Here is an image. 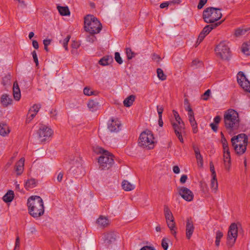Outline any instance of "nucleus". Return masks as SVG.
Masks as SVG:
<instances>
[{
    "mask_svg": "<svg viewBox=\"0 0 250 250\" xmlns=\"http://www.w3.org/2000/svg\"><path fill=\"white\" fill-rule=\"evenodd\" d=\"M29 213L34 218L42 215L44 212V207L42 198L39 196H32L27 201Z\"/></svg>",
    "mask_w": 250,
    "mask_h": 250,
    "instance_id": "obj_1",
    "label": "nucleus"
},
{
    "mask_svg": "<svg viewBox=\"0 0 250 250\" xmlns=\"http://www.w3.org/2000/svg\"><path fill=\"white\" fill-rule=\"evenodd\" d=\"M225 126L229 133L237 130L239 127L238 113L233 109L227 110L224 115Z\"/></svg>",
    "mask_w": 250,
    "mask_h": 250,
    "instance_id": "obj_2",
    "label": "nucleus"
},
{
    "mask_svg": "<svg viewBox=\"0 0 250 250\" xmlns=\"http://www.w3.org/2000/svg\"><path fill=\"white\" fill-rule=\"evenodd\" d=\"M84 29L90 34L99 33L102 28L100 21L93 15H89L84 18Z\"/></svg>",
    "mask_w": 250,
    "mask_h": 250,
    "instance_id": "obj_3",
    "label": "nucleus"
},
{
    "mask_svg": "<svg viewBox=\"0 0 250 250\" xmlns=\"http://www.w3.org/2000/svg\"><path fill=\"white\" fill-rule=\"evenodd\" d=\"M222 16L221 9L209 7L206 8L203 13V18L206 23H213Z\"/></svg>",
    "mask_w": 250,
    "mask_h": 250,
    "instance_id": "obj_4",
    "label": "nucleus"
},
{
    "mask_svg": "<svg viewBox=\"0 0 250 250\" xmlns=\"http://www.w3.org/2000/svg\"><path fill=\"white\" fill-rule=\"evenodd\" d=\"M139 146L147 149H151L154 148L155 146L154 138L152 132L149 130H146L140 135Z\"/></svg>",
    "mask_w": 250,
    "mask_h": 250,
    "instance_id": "obj_5",
    "label": "nucleus"
},
{
    "mask_svg": "<svg viewBox=\"0 0 250 250\" xmlns=\"http://www.w3.org/2000/svg\"><path fill=\"white\" fill-rule=\"evenodd\" d=\"M103 155L98 160L100 167L102 169H108L114 163L113 156L108 151L102 149L101 151Z\"/></svg>",
    "mask_w": 250,
    "mask_h": 250,
    "instance_id": "obj_6",
    "label": "nucleus"
},
{
    "mask_svg": "<svg viewBox=\"0 0 250 250\" xmlns=\"http://www.w3.org/2000/svg\"><path fill=\"white\" fill-rule=\"evenodd\" d=\"M215 51L218 56L223 60H228L230 57V51L228 43L221 42L216 47Z\"/></svg>",
    "mask_w": 250,
    "mask_h": 250,
    "instance_id": "obj_7",
    "label": "nucleus"
},
{
    "mask_svg": "<svg viewBox=\"0 0 250 250\" xmlns=\"http://www.w3.org/2000/svg\"><path fill=\"white\" fill-rule=\"evenodd\" d=\"M52 130L44 125H41L37 132L39 139L41 142L49 140L53 134Z\"/></svg>",
    "mask_w": 250,
    "mask_h": 250,
    "instance_id": "obj_8",
    "label": "nucleus"
},
{
    "mask_svg": "<svg viewBox=\"0 0 250 250\" xmlns=\"http://www.w3.org/2000/svg\"><path fill=\"white\" fill-rule=\"evenodd\" d=\"M174 133L181 143L184 142L182 134L185 132V125L184 122H171Z\"/></svg>",
    "mask_w": 250,
    "mask_h": 250,
    "instance_id": "obj_9",
    "label": "nucleus"
},
{
    "mask_svg": "<svg viewBox=\"0 0 250 250\" xmlns=\"http://www.w3.org/2000/svg\"><path fill=\"white\" fill-rule=\"evenodd\" d=\"M177 190L179 194L186 201L190 202L193 200L194 194L189 189L181 187L178 188Z\"/></svg>",
    "mask_w": 250,
    "mask_h": 250,
    "instance_id": "obj_10",
    "label": "nucleus"
},
{
    "mask_svg": "<svg viewBox=\"0 0 250 250\" xmlns=\"http://www.w3.org/2000/svg\"><path fill=\"white\" fill-rule=\"evenodd\" d=\"M238 229L237 225L233 223L229 227L228 233V240L231 246H232L237 237Z\"/></svg>",
    "mask_w": 250,
    "mask_h": 250,
    "instance_id": "obj_11",
    "label": "nucleus"
},
{
    "mask_svg": "<svg viewBox=\"0 0 250 250\" xmlns=\"http://www.w3.org/2000/svg\"><path fill=\"white\" fill-rule=\"evenodd\" d=\"M223 161L225 169L229 171L231 167V158L229 147L223 148Z\"/></svg>",
    "mask_w": 250,
    "mask_h": 250,
    "instance_id": "obj_12",
    "label": "nucleus"
},
{
    "mask_svg": "<svg viewBox=\"0 0 250 250\" xmlns=\"http://www.w3.org/2000/svg\"><path fill=\"white\" fill-rule=\"evenodd\" d=\"M121 123L117 118H112L108 121V129L112 132H117L120 130Z\"/></svg>",
    "mask_w": 250,
    "mask_h": 250,
    "instance_id": "obj_13",
    "label": "nucleus"
},
{
    "mask_svg": "<svg viewBox=\"0 0 250 250\" xmlns=\"http://www.w3.org/2000/svg\"><path fill=\"white\" fill-rule=\"evenodd\" d=\"M248 137L244 133L238 134L237 136H234L231 139L232 144L234 145H240V144H248Z\"/></svg>",
    "mask_w": 250,
    "mask_h": 250,
    "instance_id": "obj_14",
    "label": "nucleus"
},
{
    "mask_svg": "<svg viewBox=\"0 0 250 250\" xmlns=\"http://www.w3.org/2000/svg\"><path fill=\"white\" fill-rule=\"evenodd\" d=\"M194 227L191 218H188L186 222V237L190 239L194 231Z\"/></svg>",
    "mask_w": 250,
    "mask_h": 250,
    "instance_id": "obj_15",
    "label": "nucleus"
},
{
    "mask_svg": "<svg viewBox=\"0 0 250 250\" xmlns=\"http://www.w3.org/2000/svg\"><path fill=\"white\" fill-rule=\"evenodd\" d=\"M116 233L114 232H108L104 235V243L106 246H109L116 240Z\"/></svg>",
    "mask_w": 250,
    "mask_h": 250,
    "instance_id": "obj_16",
    "label": "nucleus"
},
{
    "mask_svg": "<svg viewBox=\"0 0 250 250\" xmlns=\"http://www.w3.org/2000/svg\"><path fill=\"white\" fill-rule=\"evenodd\" d=\"M97 224L100 228H104L109 225L110 221L106 217L100 216L97 220Z\"/></svg>",
    "mask_w": 250,
    "mask_h": 250,
    "instance_id": "obj_17",
    "label": "nucleus"
},
{
    "mask_svg": "<svg viewBox=\"0 0 250 250\" xmlns=\"http://www.w3.org/2000/svg\"><path fill=\"white\" fill-rule=\"evenodd\" d=\"M248 144H240V145H234L232 144V146L234 148L236 153L238 154L241 155L244 153L247 149V146Z\"/></svg>",
    "mask_w": 250,
    "mask_h": 250,
    "instance_id": "obj_18",
    "label": "nucleus"
},
{
    "mask_svg": "<svg viewBox=\"0 0 250 250\" xmlns=\"http://www.w3.org/2000/svg\"><path fill=\"white\" fill-rule=\"evenodd\" d=\"M24 164V158H21L20 160L16 163L15 166V170L18 175H20L22 173L23 170Z\"/></svg>",
    "mask_w": 250,
    "mask_h": 250,
    "instance_id": "obj_19",
    "label": "nucleus"
},
{
    "mask_svg": "<svg viewBox=\"0 0 250 250\" xmlns=\"http://www.w3.org/2000/svg\"><path fill=\"white\" fill-rule=\"evenodd\" d=\"M1 104L4 107H7L12 104V99L7 94H3L0 99Z\"/></svg>",
    "mask_w": 250,
    "mask_h": 250,
    "instance_id": "obj_20",
    "label": "nucleus"
},
{
    "mask_svg": "<svg viewBox=\"0 0 250 250\" xmlns=\"http://www.w3.org/2000/svg\"><path fill=\"white\" fill-rule=\"evenodd\" d=\"M113 61L112 56L107 55L101 58L99 61V63L101 65L106 66L112 63Z\"/></svg>",
    "mask_w": 250,
    "mask_h": 250,
    "instance_id": "obj_21",
    "label": "nucleus"
},
{
    "mask_svg": "<svg viewBox=\"0 0 250 250\" xmlns=\"http://www.w3.org/2000/svg\"><path fill=\"white\" fill-rule=\"evenodd\" d=\"M13 96L16 101H19L21 98V91L17 82L14 83L13 86Z\"/></svg>",
    "mask_w": 250,
    "mask_h": 250,
    "instance_id": "obj_22",
    "label": "nucleus"
},
{
    "mask_svg": "<svg viewBox=\"0 0 250 250\" xmlns=\"http://www.w3.org/2000/svg\"><path fill=\"white\" fill-rule=\"evenodd\" d=\"M164 212L167 222L174 219L173 214L167 206H164Z\"/></svg>",
    "mask_w": 250,
    "mask_h": 250,
    "instance_id": "obj_23",
    "label": "nucleus"
},
{
    "mask_svg": "<svg viewBox=\"0 0 250 250\" xmlns=\"http://www.w3.org/2000/svg\"><path fill=\"white\" fill-rule=\"evenodd\" d=\"M221 23V22H218L214 24L207 25L203 29L201 32L207 36L213 29L219 25Z\"/></svg>",
    "mask_w": 250,
    "mask_h": 250,
    "instance_id": "obj_24",
    "label": "nucleus"
},
{
    "mask_svg": "<svg viewBox=\"0 0 250 250\" xmlns=\"http://www.w3.org/2000/svg\"><path fill=\"white\" fill-rule=\"evenodd\" d=\"M14 197V191L9 190L2 197L3 200L6 202H11Z\"/></svg>",
    "mask_w": 250,
    "mask_h": 250,
    "instance_id": "obj_25",
    "label": "nucleus"
},
{
    "mask_svg": "<svg viewBox=\"0 0 250 250\" xmlns=\"http://www.w3.org/2000/svg\"><path fill=\"white\" fill-rule=\"evenodd\" d=\"M10 132L9 127L7 125L0 123V135L4 136Z\"/></svg>",
    "mask_w": 250,
    "mask_h": 250,
    "instance_id": "obj_26",
    "label": "nucleus"
},
{
    "mask_svg": "<svg viewBox=\"0 0 250 250\" xmlns=\"http://www.w3.org/2000/svg\"><path fill=\"white\" fill-rule=\"evenodd\" d=\"M122 187L125 191H131L135 188V186L128 181L124 180L122 182Z\"/></svg>",
    "mask_w": 250,
    "mask_h": 250,
    "instance_id": "obj_27",
    "label": "nucleus"
},
{
    "mask_svg": "<svg viewBox=\"0 0 250 250\" xmlns=\"http://www.w3.org/2000/svg\"><path fill=\"white\" fill-rule=\"evenodd\" d=\"M135 96L133 95H130L125 98L124 101V104L126 107H129L132 104L135 100Z\"/></svg>",
    "mask_w": 250,
    "mask_h": 250,
    "instance_id": "obj_28",
    "label": "nucleus"
},
{
    "mask_svg": "<svg viewBox=\"0 0 250 250\" xmlns=\"http://www.w3.org/2000/svg\"><path fill=\"white\" fill-rule=\"evenodd\" d=\"M58 10L60 14L62 16H68L70 15V11L67 6H61L57 7Z\"/></svg>",
    "mask_w": 250,
    "mask_h": 250,
    "instance_id": "obj_29",
    "label": "nucleus"
},
{
    "mask_svg": "<svg viewBox=\"0 0 250 250\" xmlns=\"http://www.w3.org/2000/svg\"><path fill=\"white\" fill-rule=\"evenodd\" d=\"M168 228L170 229L172 234L175 236L176 234L175 223L174 219L172 221H168L167 222Z\"/></svg>",
    "mask_w": 250,
    "mask_h": 250,
    "instance_id": "obj_30",
    "label": "nucleus"
},
{
    "mask_svg": "<svg viewBox=\"0 0 250 250\" xmlns=\"http://www.w3.org/2000/svg\"><path fill=\"white\" fill-rule=\"evenodd\" d=\"M36 186V182L35 179H31L28 180L25 184V188L27 189L32 188L35 187Z\"/></svg>",
    "mask_w": 250,
    "mask_h": 250,
    "instance_id": "obj_31",
    "label": "nucleus"
},
{
    "mask_svg": "<svg viewBox=\"0 0 250 250\" xmlns=\"http://www.w3.org/2000/svg\"><path fill=\"white\" fill-rule=\"evenodd\" d=\"M188 120L190 122V124L192 127L193 132L194 133H196L197 132V125L196 122L195 121L194 117H191L188 118Z\"/></svg>",
    "mask_w": 250,
    "mask_h": 250,
    "instance_id": "obj_32",
    "label": "nucleus"
},
{
    "mask_svg": "<svg viewBox=\"0 0 250 250\" xmlns=\"http://www.w3.org/2000/svg\"><path fill=\"white\" fill-rule=\"evenodd\" d=\"M248 30V28H239L235 30L234 35L236 37H239L245 35Z\"/></svg>",
    "mask_w": 250,
    "mask_h": 250,
    "instance_id": "obj_33",
    "label": "nucleus"
},
{
    "mask_svg": "<svg viewBox=\"0 0 250 250\" xmlns=\"http://www.w3.org/2000/svg\"><path fill=\"white\" fill-rule=\"evenodd\" d=\"M210 186L212 190L215 193L218 189V182L216 179V176H212Z\"/></svg>",
    "mask_w": 250,
    "mask_h": 250,
    "instance_id": "obj_34",
    "label": "nucleus"
},
{
    "mask_svg": "<svg viewBox=\"0 0 250 250\" xmlns=\"http://www.w3.org/2000/svg\"><path fill=\"white\" fill-rule=\"evenodd\" d=\"M242 51L246 55H250V43H244L242 46Z\"/></svg>",
    "mask_w": 250,
    "mask_h": 250,
    "instance_id": "obj_35",
    "label": "nucleus"
},
{
    "mask_svg": "<svg viewBox=\"0 0 250 250\" xmlns=\"http://www.w3.org/2000/svg\"><path fill=\"white\" fill-rule=\"evenodd\" d=\"M87 106L92 111L96 110L98 106V103L93 100L89 101L87 104Z\"/></svg>",
    "mask_w": 250,
    "mask_h": 250,
    "instance_id": "obj_36",
    "label": "nucleus"
},
{
    "mask_svg": "<svg viewBox=\"0 0 250 250\" xmlns=\"http://www.w3.org/2000/svg\"><path fill=\"white\" fill-rule=\"evenodd\" d=\"M203 65V62L198 59H195L192 61L191 66L194 69L198 68L199 67H202Z\"/></svg>",
    "mask_w": 250,
    "mask_h": 250,
    "instance_id": "obj_37",
    "label": "nucleus"
},
{
    "mask_svg": "<svg viewBox=\"0 0 250 250\" xmlns=\"http://www.w3.org/2000/svg\"><path fill=\"white\" fill-rule=\"evenodd\" d=\"M223 234L221 231L218 230L216 232L215 245L217 247H218L220 245V241L221 239L223 237Z\"/></svg>",
    "mask_w": 250,
    "mask_h": 250,
    "instance_id": "obj_38",
    "label": "nucleus"
},
{
    "mask_svg": "<svg viewBox=\"0 0 250 250\" xmlns=\"http://www.w3.org/2000/svg\"><path fill=\"white\" fill-rule=\"evenodd\" d=\"M237 82L239 85H240L242 83H244L247 79L244 75V74L242 72H239L237 76Z\"/></svg>",
    "mask_w": 250,
    "mask_h": 250,
    "instance_id": "obj_39",
    "label": "nucleus"
},
{
    "mask_svg": "<svg viewBox=\"0 0 250 250\" xmlns=\"http://www.w3.org/2000/svg\"><path fill=\"white\" fill-rule=\"evenodd\" d=\"M245 90L250 92V82L247 79L240 85Z\"/></svg>",
    "mask_w": 250,
    "mask_h": 250,
    "instance_id": "obj_40",
    "label": "nucleus"
},
{
    "mask_svg": "<svg viewBox=\"0 0 250 250\" xmlns=\"http://www.w3.org/2000/svg\"><path fill=\"white\" fill-rule=\"evenodd\" d=\"M157 76L159 79L162 81H164L166 79L167 76L164 73L163 70L161 68H158L157 69Z\"/></svg>",
    "mask_w": 250,
    "mask_h": 250,
    "instance_id": "obj_41",
    "label": "nucleus"
},
{
    "mask_svg": "<svg viewBox=\"0 0 250 250\" xmlns=\"http://www.w3.org/2000/svg\"><path fill=\"white\" fill-rule=\"evenodd\" d=\"M70 36L67 35V37L63 40L60 41V42L62 43L63 46L64 47L66 50H68V43L70 39Z\"/></svg>",
    "mask_w": 250,
    "mask_h": 250,
    "instance_id": "obj_42",
    "label": "nucleus"
},
{
    "mask_svg": "<svg viewBox=\"0 0 250 250\" xmlns=\"http://www.w3.org/2000/svg\"><path fill=\"white\" fill-rule=\"evenodd\" d=\"M170 240L167 238H164L162 240V247L164 250H167Z\"/></svg>",
    "mask_w": 250,
    "mask_h": 250,
    "instance_id": "obj_43",
    "label": "nucleus"
},
{
    "mask_svg": "<svg viewBox=\"0 0 250 250\" xmlns=\"http://www.w3.org/2000/svg\"><path fill=\"white\" fill-rule=\"evenodd\" d=\"M41 108L40 105L34 104L33 105L29 110V114L31 113V112H35V114L38 112L40 108Z\"/></svg>",
    "mask_w": 250,
    "mask_h": 250,
    "instance_id": "obj_44",
    "label": "nucleus"
},
{
    "mask_svg": "<svg viewBox=\"0 0 250 250\" xmlns=\"http://www.w3.org/2000/svg\"><path fill=\"white\" fill-rule=\"evenodd\" d=\"M125 52L128 60H130L134 57V53L132 51L130 48H127Z\"/></svg>",
    "mask_w": 250,
    "mask_h": 250,
    "instance_id": "obj_45",
    "label": "nucleus"
},
{
    "mask_svg": "<svg viewBox=\"0 0 250 250\" xmlns=\"http://www.w3.org/2000/svg\"><path fill=\"white\" fill-rule=\"evenodd\" d=\"M173 113L175 118V120L171 121V122H184L177 111L173 110Z\"/></svg>",
    "mask_w": 250,
    "mask_h": 250,
    "instance_id": "obj_46",
    "label": "nucleus"
},
{
    "mask_svg": "<svg viewBox=\"0 0 250 250\" xmlns=\"http://www.w3.org/2000/svg\"><path fill=\"white\" fill-rule=\"evenodd\" d=\"M83 93L87 96H91L94 94V91L91 90L88 87H85L83 89Z\"/></svg>",
    "mask_w": 250,
    "mask_h": 250,
    "instance_id": "obj_47",
    "label": "nucleus"
},
{
    "mask_svg": "<svg viewBox=\"0 0 250 250\" xmlns=\"http://www.w3.org/2000/svg\"><path fill=\"white\" fill-rule=\"evenodd\" d=\"M94 35V34H91L90 35H88L86 37V41L90 43H93L95 41H96L97 39Z\"/></svg>",
    "mask_w": 250,
    "mask_h": 250,
    "instance_id": "obj_48",
    "label": "nucleus"
},
{
    "mask_svg": "<svg viewBox=\"0 0 250 250\" xmlns=\"http://www.w3.org/2000/svg\"><path fill=\"white\" fill-rule=\"evenodd\" d=\"M115 60L117 63L121 64L123 63V60L119 52L115 53Z\"/></svg>",
    "mask_w": 250,
    "mask_h": 250,
    "instance_id": "obj_49",
    "label": "nucleus"
},
{
    "mask_svg": "<svg viewBox=\"0 0 250 250\" xmlns=\"http://www.w3.org/2000/svg\"><path fill=\"white\" fill-rule=\"evenodd\" d=\"M36 114H35V112H31V113L29 114V112L27 114V118L26 120V122L27 123H30L32 119L35 117Z\"/></svg>",
    "mask_w": 250,
    "mask_h": 250,
    "instance_id": "obj_50",
    "label": "nucleus"
},
{
    "mask_svg": "<svg viewBox=\"0 0 250 250\" xmlns=\"http://www.w3.org/2000/svg\"><path fill=\"white\" fill-rule=\"evenodd\" d=\"M211 93V91L210 89H208L206 91V92L202 95V99L204 100L207 101L208 99V96L210 95Z\"/></svg>",
    "mask_w": 250,
    "mask_h": 250,
    "instance_id": "obj_51",
    "label": "nucleus"
},
{
    "mask_svg": "<svg viewBox=\"0 0 250 250\" xmlns=\"http://www.w3.org/2000/svg\"><path fill=\"white\" fill-rule=\"evenodd\" d=\"M206 36V35L205 34L201 32L200 34L199 35L197 43L200 44L202 42V41L204 40Z\"/></svg>",
    "mask_w": 250,
    "mask_h": 250,
    "instance_id": "obj_52",
    "label": "nucleus"
},
{
    "mask_svg": "<svg viewBox=\"0 0 250 250\" xmlns=\"http://www.w3.org/2000/svg\"><path fill=\"white\" fill-rule=\"evenodd\" d=\"M206 36V35L205 34L201 32L200 34L199 35L197 43L200 44L202 42V41L204 40Z\"/></svg>",
    "mask_w": 250,
    "mask_h": 250,
    "instance_id": "obj_53",
    "label": "nucleus"
},
{
    "mask_svg": "<svg viewBox=\"0 0 250 250\" xmlns=\"http://www.w3.org/2000/svg\"><path fill=\"white\" fill-rule=\"evenodd\" d=\"M208 0H200L199 3L197 5V8L198 9H202L203 6L205 5V4L207 3Z\"/></svg>",
    "mask_w": 250,
    "mask_h": 250,
    "instance_id": "obj_54",
    "label": "nucleus"
},
{
    "mask_svg": "<svg viewBox=\"0 0 250 250\" xmlns=\"http://www.w3.org/2000/svg\"><path fill=\"white\" fill-rule=\"evenodd\" d=\"M196 158L197 161V163L198 164V165L202 167L203 165V157L202 155H199L197 157H196Z\"/></svg>",
    "mask_w": 250,
    "mask_h": 250,
    "instance_id": "obj_55",
    "label": "nucleus"
},
{
    "mask_svg": "<svg viewBox=\"0 0 250 250\" xmlns=\"http://www.w3.org/2000/svg\"><path fill=\"white\" fill-rule=\"evenodd\" d=\"M209 165H210V169L211 172V176L216 177V173H215V169H214V165H213L212 162H210L209 164Z\"/></svg>",
    "mask_w": 250,
    "mask_h": 250,
    "instance_id": "obj_56",
    "label": "nucleus"
},
{
    "mask_svg": "<svg viewBox=\"0 0 250 250\" xmlns=\"http://www.w3.org/2000/svg\"><path fill=\"white\" fill-rule=\"evenodd\" d=\"M32 56H33L34 61L36 63V65L37 66L39 64V62H38V59L37 57V55L36 52L35 51H34L32 52Z\"/></svg>",
    "mask_w": 250,
    "mask_h": 250,
    "instance_id": "obj_57",
    "label": "nucleus"
},
{
    "mask_svg": "<svg viewBox=\"0 0 250 250\" xmlns=\"http://www.w3.org/2000/svg\"><path fill=\"white\" fill-rule=\"evenodd\" d=\"M20 248V238L19 236L17 237L15 242V247L14 250H19Z\"/></svg>",
    "mask_w": 250,
    "mask_h": 250,
    "instance_id": "obj_58",
    "label": "nucleus"
},
{
    "mask_svg": "<svg viewBox=\"0 0 250 250\" xmlns=\"http://www.w3.org/2000/svg\"><path fill=\"white\" fill-rule=\"evenodd\" d=\"M157 112H158V113L159 115V117H162V113H163V112L164 110L163 107L162 106L160 107L159 106H157Z\"/></svg>",
    "mask_w": 250,
    "mask_h": 250,
    "instance_id": "obj_59",
    "label": "nucleus"
},
{
    "mask_svg": "<svg viewBox=\"0 0 250 250\" xmlns=\"http://www.w3.org/2000/svg\"><path fill=\"white\" fill-rule=\"evenodd\" d=\"M14 160V157H11L6 163L5 167L7 168L9 167L13 164Z\"/></svg>",
    "mask_w": 250,
    "mask_h": 250,
    "instance_id": "obj_60",
    "label": "nucleus"
},
{
    "mask_svg": "<svg viewBox=\"0 0 250 250\" xmlns=\"http://www.w3.org/2000/svg\"><path fill=\"white\" fill-rule=\"evenodd\" d=\"M187 179L188 177L186 175H183L180 179V181L182 184H184L186 182Z\"/></svg>",
    "mask_w": 250,
    "mask_h": 250,
    "instance_id": "obj_61",
    "label": "nucleus"
},
{
    "mask_svg": "<svg viewBox=\"0 0 250 250\" xmlns=\"http://www.w3.org/2000/svg\"><path fill=\"white\" fill-rule=\"evenodd\" d=\"M193 149H194L196 157H197L199 155H201L200 154L199 149L198 147H197L195 146H193Z\"/></svg>",
    "mask_w": 250,
    "mask_h": 250,
    "instance_id": "obj_62",
    "label": "nucleus"
},
{
    "mask_svg": "<svg viewBox=\"0 0 250 250\" xmlns=\"http://www.w3.org/2000/svg\"><path fill=\"white\" fill-rule=\"evenodd\" d=\"M140 250H155L154 247L146 246L142 248Z\"/></svg>",
    "mask_w": 250,
    "mask_h": 250,
    "instance_id": "obj_63",
    "label": "nucleus"
},
{
    "mask_svg": "<svg viewBox=\"0 0 250 250\" xmlns=\"http://www.w3.org/2000/svg\"><path fill=\"white\" fill-rule=\"evenodd\" d=\"M210 126L211 127V129L215 132H216L218 129L217 125L214 124V123H211L210 124Z\"/></svg>",
    "mask_w": 250,
    "mask_h": 250,
    "instance_id": "obj_64",
    "label": "nucleus"
}]
</instances>
